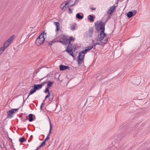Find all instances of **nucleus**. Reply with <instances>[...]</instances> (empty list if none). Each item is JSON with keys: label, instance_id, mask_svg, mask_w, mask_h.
I'll use <instances>...</instances> for the list:
<instances>
[{"label": "nucleus", "instance_id": "13", "mask_svg": "<svg viewBox=\"0 0 150 150\" xmlns=\"http://www.w3.org/2000/svg\"><path fill=\"white\" fill-rule=\"evenodd\" d=\"M77 58L78 59V63L79 64L81 65L82 62H83V58H82L80 56L78 55L77 57Z\"/></svg>", "mask_w": 150, "mask_h": 150}, {"label": "nucleus", "instance_id": "28", "mask_svg": "<svg viewBox=\"0 0 150 150\" xmlns=\"http://www.w3.org/2000/svg\"><path fill=\"white\" fill-rule=\"evenodd\" d=\"M5 50L3 47H2L0 48V55Z\"/></svg>", "mask_w": 150, "mask_h": 150}, {"label": "nucleus", "instance_id": "21", "mask_svg": "<svg viewBox=\"0 0 150 150\" xmlns=\"http://www.w3.org/2000/svg\"><path fill=\"white\" fill-rule=\"evenodd\" d=\"M13 38L14 35H13L11 36L6 41L11 44V42L13 41Z\"/></svg>", "mask_w": 150, "mask_h": 150}, {"label": "nucleus", "instance_id": "55", "mask_svg": "<svg viewBox=\"0 0 150 150\" xmlns=\"http://www.w3.org/2000/svg\"><path fill=\"white\" fill-rule=\"evenodd\" d=\"M24 103H25V102H24V101H23V103H22V104H23H23Z\"/></svg>", "mask_w": 150, "mask_h": 150}, {"label": "nucleus", "instance_id": "38", "mask_svg": "<svg viewBox=\"0 0 150 150\" xmlns=\"http://www.w3.org/2000/svg\"><path fill=\"white\" fill-rule=\"evenodd\" d=\"M47 83V81H45L41 83V84H42V87L43 86H44L45 84L46 83Z\"/></svg>", "mask_w": 150, "mask_h": 150}, {"label": "nucleus", "instance_id": "18", "mask_svg": "<svg viewBox=\"0 0 150 150\" xmlns=\"http://www.w3.org/2000/svg\"><path fill=\"white\" fill-rule=\"evenodd\" d=\"M10 44V43L6 41L4 43V45L2 47L5 50L6 48L9 46Z\"/></svg>", "mask_w": 150, "mask_h": 150}, {"label": "nucleus", "instance_id": "22", "mask_svg": "<svg viewBox=\"0 0 150 150\" xmlns=\"http://www.w3.org/2000/svg\"><path fill=\"white\" fill-rule=\"evenodd\" d=\"M36 90L35 89L34 87H33L31 89V90L29 93L30 95H31L33 94L35 92Z\"/></svg>", "mask_w": 150, "mask_h": 150}, {"label": "nucleus", "instance_id": "54", "mask_svg": "<svg viewBox=\"0 0 150 150\" xmlns=\"http://www.w3.org/2000/svg\"><path fill=\"white\" fill-rule=\"evenodd\" d=\"M110 18V16H108V19H109V18Z\"/></svg>", "mask_w": 150, "mask_h": 150}, {"label": "nucleus", "instance_id": "23", "mask_svg": "<svg viewBox=\"0 0 150 150\" xmlns=\"http://www.w3.org/2000/svg\"><path fill=\"white\" fill-rule=\"evenodd\" d=\"M50 129L49 130V134H51L52 133V124L50 121Z\"/></svg>", "mask_w": 150, "mask_h": 150}, {"label": "nucleus", "instance_id": "44", "mask_svg": "<svg viewBox=\"0 0 150 150\" xmlns=\"http://www.w3.org/2000/svg\"><path fill=\"white\" fill-rule=\"evenodd\" d=\"M90 8L92 10H95L96 9V8H95L91 7Z\"/></svg>", "mask_w": 150, "mask_h": 150}, {"label": "nucleus", "instance_id": "25", "mask_svg": "<svg viewBox=\"0 0 150 150\" xmlns=\"http://www.w3.org/2000/svg\"><path fill=\"white\" fill-rule=\"evenodd\" d=\"M25 141V139L24 137H22L19 139V141L21 143H23Z\"/></svg>", "mask_w": 150, "mask_h": 150}, {"label": "nucleus", "instance_id": "4", "mask_svg": "<svg viewBox=\"0 0 150 150\" xmlns=\"http://www.w3.org/2000/svg\"><path fill=\"white\" fill-rule=\"evenodd\" d=\"M66 2V1L63 2L60 5V8L63 11L66 10L67 8L69 7L68 3Z\"/></svg>", "mask_w": 150, "mask_h": 150}, {"label": "nucleus", "instance_id": "37", "mask_svg": "<svg viewBox=\"0 0 150 150\" xmlns=\"http://www.w3.org/2000/svg\"><path fill=\"white\" fill-rule=\"evenodd\" d=\"M45 105V104L43 102L42 103L40 107V110H42V108L43 107V106Z\"/></svg>", "mask_w": 150, "mask_h": 150}, {"label": "nucleus", "instance_id": "31", "mask_svg": "<svg viewBox=\"0 0 150 150\" xmlns=\"http://www.w3.org/2000/svg\"><path fill=\"white\" fill-rule=\"evenodd\" d=\"M88 51L87 49L86 48H85V49L84 50H83L81 52L82 53H84L86 54L88 52Z\"/></svg>", "mask_w": 150, "mask_h": 150}, {"label": "nucleus", "instance_id": "49", "mask_svg": "<svg viewBox=\"0 0 150 150\" xmlns=\"http://www.w3.org/2000/svg\"><path fill=\"white\" fill-rule=\"evenodd\" d=\"M76 1V0H75V1L74 2V4L75 5L76 4H77V3L76 2V1Z\"/></svg>", "mask_w": 150, "mask_h": 150}, {"label": "nucleus", "instance_id": "41", "mask_svg": "<svg viewBox=\"0 0 150 150\" xmlns=\"http://www.w3.org/2000/svg\"><path fill=\"white\" fill-rule=\"evenodd\" d=\"M43 146L41 144L37 148V149H38V150H39V149L41 147H42Z\"/></svg>", "mask_w": 150, "mask_h": 150}, {"label": "nucleus", "instance_id": "45", "mask_svg": "<svg viewBox=\"0 0 150 150\" xmlns=\"http://www.w3.org/2000/svg\"><path fill=\"white\" fill-rule=\"evenodd\" d=\"M51 96H50L52 98H54V94L53 93H52L51 94Z\"/></svg>", "mask_w": 150, "mask_h": 150}, {"label": "nucleus", "instance_id": "52", "mask_svg": "<svg viewBox=\"0 0 150 150\" xmlns=\"http://www.w3.org/2000/svg\"><path fill=\"white\" fill-rule=\"evenodd\" d=\"M51 134H49H49H48L47 136H48V137H50V135Z\"/></svg>", "mask_w": 150, "mask_h": 150}, {"label": "nucleus", "instance_id": "43", "mask_svg": "<svg viewBox=\"0 0 150 150\" xmlns=\"http://www.w3.org/2000/svg\"><path fill=\"white\" fill-rule=\"evenodd\" d=\"M53 99V98L50 97V98H49V101H52Z\"/></svg>", "mask_w": 150, "mask_h": 150}, {"label": "nucleus", "instance_id": "26", "mask_svg": "<svg viewBox=\"0 0 150 150\" xmlns=\"http://www.w3.org/2000/svg\"><path fill=\"white\" fill-rule=\"evenodd\" d=\"M51 96V93H48L47 94V96H45V100H43V103H44L45 102V100L47 98Z\"/></svg>", "mask_w": 150, "mask_h": 150}, {"label": "nucleus", "instance_id": "51", "mask_svg": "<svg viewBox=\"0 0 150 150\" xmlns=\"http://www.w3.org/2000/svg\"><path fill=\"white\" fill-rule=\"evenodd\" d=\"M108 20V19L106 20V21H105V22H103V23H105V25H106V23L107 22V21Z\"/></svg>", "mask_w": 150, "mask_h": 150}, {"label": "nucleus", "instance_id": "6", "mask_svg": "<svg viewBox=\"0 0 150 150\" xmlns=\"http://www.w3.org/2000/svg\"><path fill=\"white\" fill-rule=\"evenodd\" d=\"M116 6H113L110 7L109 9L107 11V13L108 14L111 15L112 13L114 12L116 9Z\"/></svg>", "mask_w": 150, "mask_h": 150}, {"label": "nucleus", "instance_id": "36", "mask_svg": "<svg viewBox=\"0 0 150 150\" xmlns=\"http://www.w3.org/2000/svg\"><path fill=\"white\" fill-rule=\"evenodd\" d=\"M46 142L44 140L42 142L41 144L43 146H44L46 144Z\"/></svg>", "mask_w": 150, "mask_h": 150}, {"label": "nucleus", "instance_id": "3", "mask_svg": "<svg viewBox=\"0 0 150 150\" xmlns=\"http://www.w3.org/2000/svg\"><path fill=\"white\" fill-rule=\"evenodd\" d=\"M67 45H68L67 47V48L66 49L64 52L66 51L72 57H74L73 52V51L74 46L72 45V44L71 43V44H68Z\"/></svg>", "mask_w": 150, "mask_h": 150}, {"label": "nucleus", "instance_id": "35", "mask_svg": "<svg viewBox=\"0 0 150 150\" xmlns=\"http://www.w3.org/2000/svg\"><path fill=\"white\" fill-rule=\"evenodd\" d=\"M33 138V136L32 135H31L29 139L28 140V142H30L32 139Z\"/></svg>", "mask_w": 150, "mask_h": 150}, {"label": "nucleus", "instance_id": "11", "mask_svg": "<svg viewBox=\"0 0 150 150\" xmlns=\"http://www.w3.org/2000/svg\"><path fill=\"white\" fill-rule=\"evenodd\" d=\"M53 23L56 26V27L55 31L56 32L58 31L60 29L59 23V22H54Z\"/></svg>", "mask_w": 150, "mask_h": 150}, {"label": "nucleus", "instance_id": "29", "mask_svg": "<svg viewBox=\"0 0 150 150\" xmlns=\"http://www.w3.org/2000/svg\"><path fill=\"white\" fill-rule=\"evenodd\" d=\"M74 0H67V1H66L67 3H68V5L69 4H71L74 1Z\"/></svg>", "mask_w": 150, "mask_h": 150}, {"label": "nucleus", "instance_id": "42", "mask_svg": "<svg viewBox=\"0 0 150 150\" xmlns=\"http://www.w3.org/2000/svg\"><path fill=\"white\" fill-rule=\"evenodd\" d=\"M50 137L47 136L46 138L44 140L46 142L48 140L50 139Z\"/></svg>", "mask_w": 150, "mask_h": 150}, {"label": "nucleus", "instance_id": "53", "mask_svg": "<svg viewBox=\"0 0 150 150\" xmlns=\"http://www.w3.org/2000/svg\"><path fill=\"white\" fill-rule=\"evenodd\" d=\"M30 94H29V95L28 96V97H27V98H26V99H27L29 97V96H30Z\"/></svg>", "mask_w": 150, "mask_h": 150}, {"label": "nucleus", "instance_id": "50", "mask_svg": "<svg viewBox=\"0 0 150 150\" xmlns=\"http://www.w3.org/2000/svg\"><path fill=\"white\" fill-rule=\"evenodd\" d=\"M74 5L73 4H71V5H70L69 6V7H72V6H74Z\"/></svg>", "mask_w": 150, "mask_h": 150}, {"label": "nucleus", "instance_id": "32", "mask_svg": "<svg viewBox=\"0 0 150 150\" xmlns=\"http://www.w3.org/2000/svg\"><path fill=\"white\" fill-rule=\"evenodd\" d=\"M85 48H86L88 51H89L93 49V47L92 46H90L86 47Z\"/></svg>", "mask_w": 150, "mask_h": 150}, {"label": "nucleus", "instance_id": "34", "mask_svg": "<svg viewBox=\"0 0 150 150\" xmlns=\"http://www.w3.org/2000/svg\"><path fill=\"white\" fill-rule=\"evenodd\" d=\"M19 108H16V109H12L11 110H12L13 112L14 113L16 112L18 110Z\"/></svg>", "mask_w": 150, "mask_h": 150}, {"label": "nucleus", "instance_id": "10", "mask_svg": "<svg viewBox=\"0 0 150 150\" xmlns=\"http://www.w3.org/2000/svg\"><path fill=\"white\" fill-rule=\"evenodd\" d=\"M14 113L12 111V110H8L7 112V117H8L9 118H11L13 117V115Z\"/></svg>", "mask_w": 150, "mask_h": 150}, {"label": "nucleus", "instance_id": "5", "mask_svg": "<svg viewBox=\"0 0 150 150\" xmlns=\"http://www.w3.org/2000/svg\"><path fill=\"white\" fill-rule=\"evenodd\" d=\"M66 37V35H63L62 37H60L59 40L57 38V42H60L62 44L66 45V41L65 40Z\"/></svg>", "mask_w": 150, "mask_h": 150}, {"label": "nucleus", "instance_id": "20", "mask_svg": "<svg viewBox=\"0 0 150 150\" xmlns=\"http://www.w3.org/2000/svg\"><path fill=\"white\" fill-rule=\"evenodd\" d=\"M47 87H48V88H50L52 86L53 84L54 83V82L53 81H47Z\"/></svg>", "mask_w": 150, "mask_h": 150}, {"label": "nucleus", "instance_id": "39", "mask_svg": "<svg viewBox=\"0 0 150 150\" xmlns=\"http://www.w3.org/2000/svg\"><path fill=\"white\" fill-rule=\"evenodd\" d=\"M68 10H69V13H71L72 12V10L71 9V8H69Z\"/></svg>", "mask_w": 150, "mask_h": 150}, {"label": "nucleus", "instance_id": "8", "mask_svg": "<svg viewBox=\"0 0 150 150\" xmlns=\"http://www.w3.org/2000/svg\"><path fill=\"white\" fill-rule=\"evenodd\" d=\"M137 13L136 11H129L127 14V16L128 18L132 17L135 15Z\"/></svg>", "mask_w": 150, "mask_h": 150}, {"label": "nucleus", "instance_id": "24", "mask_svg": "<svg viewBox=\"0 0 150 150\" xmlns=\"http://www.w3.org/2000/svg\"><path fill=\"white\" fill-rule=\"evenodd\" d=\"M86 54L84 53H82L81 52H79V55L82 58H83V59H84V57Z\"/></svg>", "mask_w": 150, "mask_h": 150}, {"label": "nucleus", "instance_id": "56", "mask_svg": "<svg viewBox=\"0 0 150 150\" xmlns=\"http://www.w3.org/2000/svg\"><path fill=\"white\" fill-rule=\"evenodd\" d=\"M23 101H24V102H25V101L27 100V99H25V100H24V98H23Z\"/></svg>", "mask_w": 150, "mask_h": 150}, {"label": "nucleus", "instance_id": "33", "mask_svg": "<svg viewBox=\"0 0 150 150\" xmlns=\"http://www.w3.org/2000/svg\"><path fill=\"white\" fill-rule=\"evenodd\" d=\"M96 45L95 43H93V44H92V45L91 46H92L94 50H95L96 49Z\"/></svg>", "mask_w": 150, "mask_h": 150}, {"label": "nucleus", "instance_id": "40", "mask_svg": "<svg viewBox=\"0 0 150 150\" xmlns=\"http://www.w3.org/2000/svg\"><path fill=\"white\" fill-rule=\"evenodd\" d=\"M75 26L73 25L71 27V29L72 30H75Z\"/></svg>", "mask_w": 150, "mask_h": 150}, {"label": "nucleus", "instance_id": "2", "mask_svg": "<svg viewBox=\"0 0 150 150\" xmlns=\"http://www.w3.org/2000/svg\"><path fill=\"white\" fill-rule=\"evenodd\" d=\"M45 31V30L41 33L37 37L35 41V44L37 45L40 46L42 45L44 42H46V40H45L46 36L45 37V35H46L47 33Z\"/></svg>", "mask_w": 150, "mask_h": 150}, {"label": "nucleus", "instance_id": "17", "mask_svg": "<svg viewBox=\"0 0 150 150\" xmlns=\"http://www.w3.org/2000/svg\"><path fill=\"white\" fill-rule=\"evenodd\" d=\"M88 18L89 20L91 22H93L94 21V17L91 15H89Z\"/></svg>", "mask_w": 150, "mask_h": 150}, {"label": "nucleus", "instance_id": "14", "mask_svg": "<svg viewBox=\"0 0 150 150\" xmlns=\"http://www.w3.org/2000/svg\"><path fill=\"white\" fill-rule=\"evenodd\" d=\"M33 87H34L36 90H39L42 88V84H35Z\"/></svg>", "mask_w": 150, "mask_h": 150}, {"label": "nucleus", "instance_id": "47", "mask_svg": "<svg viewBox=\"0 0 150 150\" xmlns=\"http://www.w3.org/2000/svg\"><path fill=\"white\" fill-rule=\"evenodd\" d=\"M29 120V118H28V116H26V119L25 120L23 121H25L26 120Z\"/></svg>", "mask_w": 150, "mask_h": 150}, {"label": "nucleus", "instance_id": "57", "mask_svg": "<svg viewBox=\"0 0 150 150\" xmlns=\"http://www.w3.org/2000/svg\"><path fill=\"white\" fill-rule=\"evenodd\" d=\"M10 140H11V142H12V139H10Z\"/></svg>", "mask_w": 150, "mask_h": 150}, {"label": "nucleus", "instance_id": "12", "mask_svg": "<svg viewBox=\"0 0 150 150\" xmlns=\"http://www.w3.org/2000/svg\"><path fill=\"white\" fill-rule=\"evenodd\" d=\"M93 28H90L88 30V36L91 38L92 37L93 34Z\"/></svg>", "mask_w": 150, "mask_h": 150}, {"label": "nucleus", "instance_id": "15", "mask_svg": "<svg viewBox=\"0 0 150 150\" xmlns=\"http://www.w3.org/2000/svg\"><path fill=\"white\" fill-rule=\"evenodd\" d=\"M81 13H78L76 15V18H78L79 19L81 20L83 18V13H82V15H80Z\"/></svg>", "mask_w": 150, "mask_h": 150}, {"label": "nucleus", "instance_id": "46", "mask_svg": "<svg viewBox=\"0 0 150 150\" xmlns=\"http://www.w3.org/2000/svg\"><path fill=\"white\" fill-rule=\"evenodd\" d=\"M73 48H74V50H73V51L74 52L75 51V50H76V46H75V47L74 48V47Z\"/></svg>", "mask_w": 150, "mask_h": 150}, {"label": "nucleus", "instance_id": "16", "mask_svg": "<svg viewBox=\"0 0 150 150\" xmlns=\"http://www.w3.org/2000/svg\"><path fill=\"white\" fill-rule=\"evenodd\" d=\"M33 115L32 114H30L28 115L29 121L30 122H31L34 120V118L33 117Z\"/></svg>", "mask_w": 150, "mask_h": 150}, {"label": "nucleus", "instance_id": "48", "mask_svg": "<svg viewBox=\"0 0 150 150\" xmlns=\"http://www.w3.org/2000/svg\"><path fill=\"white\" fill-rule=\"evenodd\" d=\"M97 45H101V44L99 42H97L96 43H95Z\"/></svg>", "mask_w": 150, "mask_h": 150}, {"label": "nucleus", "instance_id": "1", "mask_svg": "<svg viewBox=\"0 0 150 150\" xmlns=\"http://www.w3.org/2000/svg\"><path fill=\"white\" fill-rule=\"evenodd\" d=\"M105 24L102 21H98L95 23V27L96 31L100 33L98 35V40L101 41L104 39L107 34L105 33Z\"/></svg>", "mask_w": 150, "mask_h": 150}, {"label": "nucleus", "instance_id": "61", "mask_svg": "<svg viewBox=\"0 0 150 150\" xmlns=\"http://www.w3.org/2000/svg\"><path fill=\"white\" fill-rule=\"evenodd\" d=\"M77 0H76V1H77Z\"/></svg>", "mask_w": 150, "mask_h": 150}, {"label": "nucleus", "instance_id": "30", "mask_svg": "<svg viewBox=\"0 0 150 150\" xmlns=\"http://www.w3.org/2000/svg\"><path fill=\"white\" fill-rule=\"evenodd\" d=\"M108 41V38H105L104 39V40L103 41V42H101V40L100 41H101V42H102V43H104V44H106L107 42Z\"/></svg>", "mask_w": 150, "mask_h": 150}, {"label": "nucleus", "instance_id": "58", "mask_svg": "<svg viewBox=\"0 0 150 150\" xmlns=\"http://www.w3.org/2000/svg\"><path fill=\"white\" fill-rule=\"evenodd\" d=\"M38 71H37L36 73V74H37V73H38Z\"/></svg>", "mask_w": 150, "mask_h": 150}, {"label": "nucleus", "instance_id": "9", "mask_svg": "<svg viewBox=\"0 0 150 150\" xmlns=\"http://www.w3.org/2000/svg\"><path fill=\"white\" fill-rule=\"evenodd\" d=\"M59 70L61 71L65 70L67 69L70 70V67L67 66H65L62 64H61L59 66Z\"/></svg>", "mask_w": 150, "mask_h": 150}, {"label": "nucleus", "instance_id": "27", "mask_svg": "<svg viewBox=\"0 0 150 150\" xmlns=\"http://www.w3.org/2000/svg\"><path fill=\"white\" fill-rule=\"evenodd\" d=\"M50 88H48V87H47L45 89V91H44L45 93H50L49 92Z\"/></svg>", "mask_w": 150, "mask_h": 150}, {"label": "nucleus", "instance_id": "60", "mask_svg": "<svg viewBox=\"0 0 150 150\" xmlns=\"http://www.w3.org/2000/svg\"><path fill=\"white\" fill-rule=\"evenodd\" d=\"M41 67H40V69H41Z\"/></svg>", "mask_w": 150, "mask_h": 150}, {"label": "nucleus", "instance_id": "7", "mask_svg": "<svg viewBox=\"0 0 150 150\" xmlns=\"http://www.w3.org/2000/svg\"><path fill=\"white\" fill-rule=\"evenodd\" d=\"M74 40L75 38L72 36H71L69 38V39H68L66 36V37L65 39L66 42V45H67L68 44H71V41H73Z\"/></svg>", "mask_w": 150, "mask_h": 150}, {"label": "nucleus", "instance_id": "19", "mask_svg": "<svg viewBox=\"0 0 150 150\" xmlns=\"http://www.w3.org/2000/svg\"><path fill=\"white\" fill-rule=\"evenodd\" d=\"M57 42V38H55L53 40L51 41L48 42V45L49 46Z\"/></svg>", "mask_w": 150, "mask_h": 150}, {"label": "nucleus", "instance_id": "59", "mask_svg": "<svg viewBox=\"0 0 150 150\" xmlns=\"http://www.w3.org/2000/svg\"><path fill=\"white\" fill-rule=\"evenodd\" d=\"M44 78H42V79H41V80L42 79H43Z\"/></svg>", "mask_w": 150, "mask_h": 150}]
</instances>
